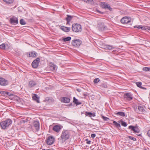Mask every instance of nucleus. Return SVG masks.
<instances>
[{
  "instance_id": "nucleus-1",
  "label": "nucleus",
  "mask_w": 150,
  "mask_h": 150,
  "mask_svg": "<svg viewBox=\"0 0 150 150\" xmlns=\"http://www.w3.org/2000/svg\"><path fill=\"white\" fill-rule=\"evenodd\" d=\"M70 132L67 130H63L62 132L60 137L62 142H64L70 138Z\"/></svg>"
},
{
  "instance_id": "nucleus-2",
  "label": "nucleus",
  "mask_w": 150,
  "mask_h": 150,
  "mask_svg": "<svg viewBox=\"0 0 150 150\" xmlns=\"http://www.w3.org/2000/svg\"><path fill=\"white\" fill-rule=\"evenodd\" d=\"M12 121L11 119H6L4 121L1 122L0 123L1 127L3 129H6L12 123Z\"/></svg>"
},
{
  "instance_id": "nucleus-3",
  "label": "nucleus",
  "mask_w": 150,
  "mask_h": 150,
  "mask_svg": "<svg viewBox=\"0 0 150 150\" xmlns=\"http://www.w3.org/2000/svg\"><path fill=\"white\" fill-rule=\"evenodd\" d=\"M72 30L75 32H79L81 31V25L76 23L73 24L72 25Z\"/></svg>"
},
{
  "instance_id": "nucleus-4",
  "label": "nucleus",
  "mask_w": 150,
  "mask_h": 150,
  "mask_svg": "<svg viewBox=\"0 0 150 150\" xmlns=\"http://www.w3.org/2000/svg\"><path fill=\"white\" fill-rule=\"evenodd\" d=\"M82 43V41L80 39L74 40H72L71 44L72 45L76 47H79Z\"/></svg>"
},
{
  "instance_id": "nucleus-5",
  "label": "nucleus",
  "mask_w": 150,
  "mask_h": 150,
  "mask_svg": "<svg viewBox=\"0 0 150 150\" xmlns=\"http://www.w3.org/2000/svg\"><path fill=\"white\" fill-rule=\"evenodd\" d=\"M40 60V59L38 57L34 60L32 63V67L34 68H37L38 66Z\"/></svg>"
},
{
  "instance_id": "nucleus-6",
  "label": "nucleus",
  "mask_w": 150,
  "mask_h": 150,
  "mask_svg": "<svg viewBox=\"0 0 150 150\" xmlns=\"http://www.w3.org/2000/svg\"><path fill=\"white\" fill-rule=\"evenodd\" d=\"M131 18L129 17H125L122 18L120 21L122 24H127L131 22Z\"/></svg>"
},
{
  "instance_id": "nucleus-7",
  "label": "nucleus",
  "mask_w": 150,
  "mask_h": 150,
  "mask_svg": "<svg viewBox=\"0 0 150 150\" xmlns=\"http://www.w3.org/2000/svg\"><path fill=\"white\" fill-rule=\"evenodd\" d=\"M54 137L52 136L48 137L46 139V143L49 145L52 144L54 143Z\"/></svg>"
},
{
  "instance_id": "nucleus-8",
  "label": "nucleus",
  "mask_w": 150,
  "mask_h": 150,
  "mask_svg": "<svg viewBox=\"0 0 150 150\" xmlns=\"http://www.w3.org/2000/svg\"><path fill=\"white\" fill-rule=\"evenodd\" d=\"M101 7L103 8L107 9L110 11L112 10V8L110 7L109 4L106 2H103L101 3Z\"/></svg>"
},
{
  "instance_id": "nucleus-9",
  "label": "nucleus",
  "mask_w": 150,
  "mask_h": 150,
  "mask_svg": "<svg viewBox=\"0 0 150 150\" xmlns=\"http://www.w3.org/2000/svg\"><path fill=\"white\" fill-rule=\"evenodd\" d=\"M10 22L11 24L13 25H15L18 23V18L15 17H13L10 20Z\"/></svg>"
},
{
  "instance_id": "nucleus-10",
  "label": "nucleus",
  "mask_w": 150,
  "mask_h": 150,
  "mask_svg": "<svg viewBox=\"0 0 150 150\" xmlns=\"http://www.w3.org/2000/svg\"><path fill=\"white\" fill-rule=\"evenodd\" d=\"M8 84V81L4 79V78L0 77V85L4 86L7 85Z\"/></svg>"
},
{
  "instance_id": "nucleus-11",
  "label": "nucleus",
  "mask_w": 150,
  "mask_h": 150,
  "mask_svg": "<svg viewBox=\"0 0 150 150\" xmlns=\"http://www.w3.org/2000/svg\"><path fill=\"white\" fill-rule=\"evenodd\" d=\"M145 110L144 108V107L142 106H139L137 108V112L138 113L141 114L142 113H144L145 112Z\"/></svg>"
},
{
  "instance_id": "nucleus-12",
  "label": "nucleus",
  "mask_w": 150,
  "mask_h": 150,
  "mask_svg": "<svg viewBox=\"0 0 150 150\" xmlns=\"http://www.w3.org/2000/svg\"><path fill=\"white\" fill-rule=\"evenodd\" d=\"M62 128L61 126L56 125L54 126L53 127V130L57 132H59Z\"/></svg>"
},
{
  "instance_id": "nucleus-13",
  "label": "nucleus",
  "mask_w": 150,
  "mask_h": 150,
  "mask_svg": "<svg viewBox=\"0 0 150 150\" xmlns=\"http://www.w3.org/2000/svg\"><path fill=\"white\" fill-rule=\"evenodd\" d=\"M125 98H127V100H130L133 98V96L132 95L129 93H127L125 94Z\"/></svg>"
},
{
  "instance_id": "nucleus-14",
  "label": "nucleus",
  "mask_w": 150,
  "mask_h": 150,
  "mask_svg": "<svg viewBox=\"0 0 150 150\" xmlns=\"http://www.w3.org/2000/svg\"><path fill=\"white\" fill-rule=\"evenodd\" d=\"M37 84L36 82L33 80H31L29 82L28 87L30 88H32L34 87Z\"/></svg>"
},
{
  "instance_id": "nucleus-15",
  "label": "nucleus",
  "mask_w": 150,
  "mask_h": 150,
  "mask_svg": "<svg viewBox=\"0 0 150 150\" xmlns=\"http://www.w3.org/2000/svg\"><path fill=\"white\" fill-rule=\"evenodd\" d=\"M67 17L66 18L65 20L67 21V25H70V21L72 19L73 16H71L70 15H67Z\"/></svg>"
},
{
  "instance_id": "nucleus-16",
  "label": "nucleus",
  "mask_w": 150,
  "mask_h": 150,
  "mask_svg": "<svg viewBox=\"0 0 150 150\" xmlns=\"http://www.w3.org/2000/svg\"><path fill=\"white\" fill-rule=\"evenodd\" d=\"M33 125L35 128L36 130H38L39 129L40 124L38 121H35L33 122Z\"/></svg>"
},
{
  "instance_id": "nucleus-17",
  "label": "nucleus",
  "mask_w": 150,
  "mask_h": 150,
  "mask_svg": "<svg viewBox=\"0 0 150 150\" xmlns=\"http://www.w3.org/2000/svg\"><path fill=\"white\" fill-rule=\"evenodd\" d=\"M37 55V53L34 51H33L29 53L28 57H35Z\"/></svg>"
},
{
  "instance_id": "nucleus-18",
  "label": "nucleus",
  "mask_w": 150,
  "mask_h": 150,
  "mask_svg": "<svg viewBox=\"0 0 150 150\" xmlns=\"http://www.w3.org/2000/svg\"><path fill=\"white\" fill-rule=\"evenodd\" d=\"M61 101L62 102L68 103L70 101V99L67 97H62L61 98Z\"/></svg>"
},
{
  "instance_id": "nucleus-19",
  "label": "nucleus",
  "mask_w": 150,
  "mask_h": 150,
  "mask_svg": "<svg viewBox=\"0 0 150 150\" xmlns=\"http://www.w3.org/2000/svg\"><path fill=\"white\" fill-rule=\"evenodd\" d=\"M61 29L63 31L65 32H69L70 31V28L69 27H67L64 26H62L60 27Z\"/></svg>"
},
{
  "instance_id": "nucleus-20",
  "label": "nucleus",
  "mask_w": 150,
  "mask_h": 150,
  "mask_svg": "<svg viewBox=\"0 0 150 150\" xmlns=\"http://www.w3.org/2000/svg\"><path fill=\"white\" fill-rule=\"evenodd\" d=\"M85 115L86 116H88L90 117H95L96 116L95 113H92L91 112H85Z\"/></svg>"
},
{
  "instance_id": "nucleus-21",
  "label": "nucleus",
  "mask_w": 150,
  "mask_h": 150,
  "mask_svg": "<svg viewBox=\"0 0 150 150\" xmlns=\"http://www.w3.org/2000/svg\"><path fill=\"white\" fill-rule=\"evenodd\" d=\"M105 27L103 24V23H101L100 25L99 26L98 29L99 31H103L104 30Z\"/></svg>"
},
{
  "instance_id": "nucleus-22",
  "label": "nucleus",
  "mask_w": 150,
  "mask_h": 150,
  "mask_svg": "<svg viewBox=\"0 0 150 150\" xmlns=\"http://www.w3.org/2000/svg\"><path fill=\"white\" fill-rule=\"evenodd\" d=\"M73 102L76 105H79L81 104V102H79L78 100L76 99L75 97H73Z\"/></svg>"
},
{
  "instance_id": "nucleus-23",
  "label": "nucleus",
  "mask_w": 150,
  "mask_h": 150,
  "mask_svg": "<svg viewBox=\"0 0 150 150\" xmlns=\"http://www.w3.org/2000/svg\"><path fill=\"white\" fill-rule=\"evenodd\" d=\"M104 48L106 50H112L114 48V47L112 46L105 45L104 46Z\"/></svg>"
},
{
  "instance_id": "nucleus-24",
  "label": "nucleus",
  "mask_w": 150,
  "mask_h": 150,
  "mask_svg": "<svg viewBox=\"0 0 150 150\" xmlns=\"http://www.w3.org/2000/svg\"><path fill=\"white\" fill-rule=\"evenodd\" d=\"M50 69L52 71H54L56 69V66L53 64H50Z\"/></svg>"
},
{
  "instance_id": "nucleus-25",
  "label": "nucleus",
  "mask_w": 150,
  "mask_h": 150,
  "mask_svg": "<svg viewBox=\"0 0 150 150\" xmlns=\"http://www.w3.org/2000/svg\"><path fill=\"white\" fill-rule=\"evenodd\" d=\"M134 28L141 29L143 30H146V28L144 26H143L142 25H136L134 26Z\"/></svg>"
},
{
  "instance_id": "nucleus-26",
  "label": "nucleus",
  "mask_w": 150,
  "mask_h": 150,
  "mask_svg": "<svg viewBox=\"0 0 150 150\" xmlns=\"http://www.w3.org/2000/svg\"><path fill=\"white\" fill-rule=\"evenodd\" d=\"M117 115H119L122 117H125V114L124 112H119L115 114Z\"/></svg>"
},
{
  "instance_id": "nucleus-27",
  "label": "nucleus",
  "mask_w": 150,
  "mask_h": 150,
  "mask_svg": "<svg viewBox=\"0 0 150 150\" xmlns=\"http://www.w3.org/2000/svg\"><path fill=\"white\" fill-rule=\"evenodd\" d=\"M6 4H9L12 3L13 2V0H3Z\"/></svg>"
},
{
  "instance_id": "nucleus-28",
  "label": "nucleus",
  "mask_w": 150,
  "mask_h": 150,
  "mask_svg": "<svg viewBox=\"0 0 150 150\" xmlns=\"http://www.w3.org/2000/svg\"><path fill=\"white\" fill-rule=\"evenodd\" d=\"M113 123L114 125L117 128H119L121 127L120 124L115 121H113Z\"/></svg>"
},
{
  "instance_id": "nucleus-29",
  "label": "nucleus",
  "mask_w": 150,
  "mask_h": 150,
  "mask_svg": "<svg viewBox=\"0 0 150 150\" xmlns=\"http://www.w3.org/2000/svg\"><path fill=\"white\" fill-rule=\"evenodd\" d=\"M71 39L70 37H67L66 38H64L62 39V40L64 42H67L70 41Z\"/></svg>"
},
{
  "instance_id": "nucleus-30",
  "label": "nucleus",
  "mask_w": 150,
  "mask_h": 150,
  "mask_svg": "<svg viewBox=\"0 0 150 150\" xmlns=\"http://www.w3.org/2000/svg\"><path fill=\"white\" fill-rule=\"evenodd\" d=\"M33 99L35 100L38 103H39V98L37 97V95L36 94H34V96L33 97Z\"/></svg>"
},
{
  "instance_id": "nucleus-31",
  "label": "nucleus",
  "mask_w": 150,
  "mask_h": 150,
  "mask_svg": "<svg viewBox=\"0 0 150 150\" xmlns=\"http://www.w3.org/2000/svg\"><path fill=\"white\" fill-rule=\"evenodd\" d=\"M120 122H121V125L122 126L124 127H126L127 126V123L126 122H124L122 120L118 121L119 123Z\"/></svg>"
},
{
  "instance_id": "nucleus-32",
  "label": "nucleus",
  "mask_w": 150,
  "mask_h": 150,
  "mask_svg": "<svg viewBox=\"0 0 150 150\" xmlns=\"http://www.w3.org/2000/svg\"><path fill=\"white\" fill-rule=\"evenodd\" d=\"M5 45L4 43H3L0 45V49L5 50Z\"/></svg>"
},
{
  "instance_id": "nucleus-33",
  "label": "nucleus",
  "mask_w": 150,
  "mask_h": 150,
  "mask_svg": "<svg viewBox=\"0 0 150 150\" xmlns=\"http://www.w3.org/2000/svg\"><path fill=\"white\" fill-rule=\"evenodd\" d=\"M20 23L22 25H25L26 24L25 22L23 19H21L20 21Z\"/></svg>"
},
{
  "instance_id": "nucleus-34",
  "label": "nucleus",
  "mask_w": 150,
  "mask_h": 150,
  "mask_svg": "<svg viewBox=\"0 0 150 150\" xmlns=\"http://www.w3.org/2000/svg\"><path fill=\"white\" fill-rule=\"evenodd\" d=\"M136 127H134V126L130 125L129 127V129H131L132 131L134 132Z\"/></svg>"
},
{
  "instance_id": "nucleus-35",
  "label": "nucleus",
  "mask_w": 150,
  "mask_h": 150,
  "mask_svg": "<svg viewBox=\"0 0 150 150\" xmlns=\"http://www.w3.org/2000/svg\"><path fill=\"white\" fill-rule=\"evenodd\" d=\"M101 116L102 119L105 121H108L109 120V118L103 116L102 115H101Z\"/></svg>"
},
{
  "instance_id": "nucleus-36",
  "label": "nucleus",
  "mask_w": 150,
  "mask_h": 150,
  "mask_svg": "<svg viewBox=\"0 0 150 150\" xmlns=\"http://www.w3.org/2000/svg\"><path fill=\"white\" fill-rule=\"evenodd\" d=\"M100 81V79L98 78H96L94 80L93 82L95 83H97Z\"/></svg>"
},
{
  "instance_id": "nucleus-37",
  "label": "nucleus",
  "mask_w": 150,
  "mask_h": 150,
  "mask_svg": "<svg viewBox=\"0 0 150 150\" xmlns=\"http://www.w3.org/2000/svg\"><path fill=\"white\" fill-rule=\"evenodd\" d=\"M143 70L146 71H150V68L148 67H144L143 69Z\"/></svg>"
},
{
  "instance_id": "nucleus-38",
  "label": "nucleus",
  "mask_w": 150,
  "mask_h": 150,
  "mask_svg": "<svg viewBox=\"0 0 150 150\" xmlns=\"http://www.w3.org/2000/svg\"><path fill=\"white\" fill-rule=\"evenodd\" d=\"M139 130L138 128V127H136V128L135 129V130L134 132V133L136 134H138L139 133Z\"/></svg>"
},
{
  "instance_id": "nucleus-39",
  "label": "nucleus",
  "mask_w": 150,
  "mask_h": 150,
  "mask_svg": "<svg viewBox=\"0 0 150 150\" xmlns=\"http://www.w3.org/2000/svg\"><path fill=\"white\" fill-rule=\"evenodd\" d=\"M137 86L139 88H140L142 85V83L140 82H137L136 83Z\"/></svg>"
},
{
  "instance_id": "nucleus-40",
  "label": "nucleus",
  "mask_w": 150,
  "mask_h": 150,
  "mask_svg": "<svg viewBox=\"0 0 150 150\" xmlns=\"http://www.w3.org/2000/svg\"><path fill=\"white\" fill-rule=\"evenodd\" d=\"M129 138L131 140H132L134 141H135L136 140V139L135 138L133 137L132 136H129Z\"/></svg>"
},
{
  "instance_id": "nucleus-41",
  "label": "nucleus",
  "mask_w": 150,
  "mask_h": 150,
  "mask_svg": "<svg viewBox=\"0 0 150 150\" xmlns=\"http://www.w3.org/2000/svg\"><path fill=\"white\" fill-rule=\"evenodd\" d=\"M49 99L50 100L48 101L49 103H52V102H54V100L52 98H50Z\"/></svg>"
},
{
  "instance_id": "nucleus-42",
  "label": "nucleus",
  "mask_w": 150,
  "mask_h": 150,
  "mask_svg": "<svg viewBox=\"0 0 150 150\" xmlns=\"http://www.w3.org/2000/svg\"><path fill=\"white\" fill-rule=\"evenodd\" d=\"M50 98L49 97H46L45 98V100H44V101H48V102L50 100Z\"/></svg>"
},
{
  "instance_id": "nucleus-43",
  "label": "nucleus",
  "mask_w": 150,
  "mask_h": 150,
  "mask_svg": "<svg viewBox=\"0 0 150 150\" xmlns=\"http://www.w3.org/2000/svg\"><path fill=\"white\" fill-rule=\"evenodd\" d=\"M147 134L148 136L150 137V129L149 130L147 133Z\"/></svg>"
},
{
  "instance_id": "nucleus-44",
  "label": "nucleus",
  "mask_w": 150,
  "mask_h": 150,
  "mask_svg": "<svg viewBox=\"0 0 150 150\" xmlns=\"http://www.w3.org/2000/svg\"><path fill=\"white\" fill-rule=\"evenodd\" d=\"M96 135L94 134H92L91 135V136L92 138H94L96 137Z\"/></svg>"
},
{
  "instance_id": "nucleus-45",
  "label": "nucleus",
  "mask_w": 150,
  "mask_h": 150,
  "mask_svg": "<svg viewBox=\"0 0 150 150\" xmlns=\"http://www.w3.org/2000/svg\"><path fill=\"white\" fill-rule=\"evenodd\" d=\"M91 142V141H88L86 142V143L88 144H90Z\"/></svg>"
},
{
  "instance_id": "nucleus-46",
  "label": "nucleus",
  "mask_w": 150,
  "mask_h": 150,
  "mask_svg": "<svg viewBox=\"0 0 150 150\" xmlns=\"http://www.w3.org/2000/svg\"><path fill=\"white\" fill-rule=\"evenodd\" d=\"M140 88H142V89H146V88L144 87H142V86H141V87Z\"/></svg>"
},
{
  "instance_id": "nucleus-47",
  "label": "nucleus",
  "mask_w": 150,
  "mask_h": 150,
  "mask_svg": "<svg viewBox=\"0 0 150 150\" xmlns=\"http://www.w3.org/2000/svg\"><path fill=\"white\" fill-rule=\"evenodd\" d=\"M97 12L100 14H103V12H101L99 11H97Z\"/></svg>"
},
{
  "instance_id": "nucleus-48",
  "label": "nucleus",
  "mask_w": 150,
  "mask_h": 150,
  "mask_svg": "<svg viewBox=\"0 0 150 150\" xmlns=\"http://www.w3.org/2000/svg\"><path fill=\"white\" fill-rule=\"evenodd\" d=\"M86 141L87 142V141H89V140H88V139H86Z\"/></svg>"
},
{
  "instance_id": "nucleus-49",
  "label": "nucleus",
  "mask_w": 150,
  "mask_h": 150,
  "mask_svg": "<svg viewBox=\"0 0 150 150\" xmlns=\"http://www.w3.org/2000/svg\"><path fill=\"white\" fill-rule=\"evenodd\" d=\"M137 135L138 136H140L141 135V134H137Z\"/></svg>"
},
{
  "instance_id": "nucleus-50",
  "label": "nucleus",
  "mask_w": 150,
  "mask_h": 150,
  "mask_svg": "<svg viewBox=\"0 0 150 150\" xmlns=\"http://www.w3.org/2000/svg\"><path fill=\"white\" fill-rule=\"evenodd\" d=\"M84 96H87V95L86 94H84Z\"/></svg>"
},
{
  "instance_id": "nucleus-51",
  "label": "nucleus",
  "mask_w": 150,
  "mask_h": 150,
  "mask_svg": "<svg viewBox=\"0 0 150 150\" xmlns=\"http://www.w3.org/2000/svg\"><path fill=\"white\" fill-rule=\"evenodd\" d=\"M107 87V86L106 85L105 86H104L105 87Z\"/></svg>"
},
{
  "instance_id": "nucleus-52",
  "label": "nucleus",
  "mask_w": 150,
  "mask_h": 150,
  "mask_svg": "<svg viewBox=\"0 0 150 150\" xmlns=\"http://www.w3.org/2000/svg\"><path fill=\"white\" fill-rule=\"evenodd\" d=\"M7 94H8V92H7Z\"/></svg>"
}]
</instances>
